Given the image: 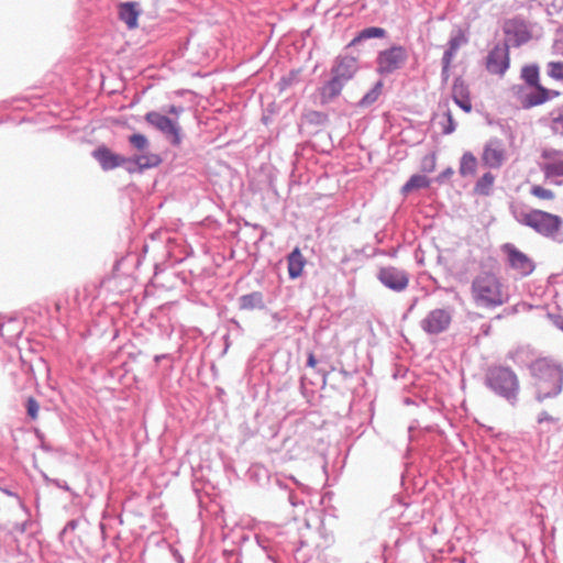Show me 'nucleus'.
Returning a JSON list of instances; mask_svg holds the SVG:
<instances>
[{
  "mask_svg": "<svg viewBox=\"0 0 563 563\" xmlns=\"http://www.w3.org/2000/svg\"><path fill=\"white\" fill-rule=\"evenodd\" d=\"M471 299L478 309L494 310L510 299L508 286L503 277L493 269L483 268L472 279Z\"/></svg>",
  "mask_w": 563,
  "mask_h": 563,
  "instance_id": "nucleus-1",
  "label": "nucleus"
},
{
  "mask_svg": "<svg viewBox=\"0 0 563 563\" xmlns=\"http://www.w3.org/2000/svg\"><path fill=\"white\" fill-rule=\"evenodd\" d=\"M360 69L358 59L351 55H339L334 58L330 78L318 88L320 104L333 102L342 92L344 86L354 78Z\"/></svg>",
  "mask_w": 563,
  "mask_h": 563,
  "instance_id": "nucleus-2",
  "label": "nucleus"
},
{
  "mask_svg": "<svg viewBox=\"0 0 563 563\" xmlns=\"http://www.w3.org/2000/svg\"><path fill=\"white\" fill-rule=\"evenodd\" d=\"M512 214L520 224L544 238L554 240L562 234L563 219L558 214L541 209H514Z\"/></svg>",
  "mask_w": 563,
  "mask_h": 563,
  "instance_id": "nucleus-3",
  "label": "nucleus"
},
{
  "mask_svg": "<svg viewBox=\"0 0 563 563\" xmlns=\"http://www.w3.org/2000/svg\"><path fill=\"white\" fill-rule=\"evenodd\" d=\"M184 112L181 106L163 107L161 110L148 111L144 115L146 124L161 133L169 141H180L183 137V129L179 123V117Z\"/></svg>",
  "mask_w": 563,
  "mask_h": 563,
  "instance_id": "nucleus-4",
  "label": "nucleus"
},
{
  "mask_svg": "<svg viewBox=\"0 0 563 563\" xmlns=\"http://www.w3.org/2000/svg\"><path fill=\"white\" fill-rule=\"evenodd\" d=\"M0 529L8 533L25 531V511L22 504L4 490L0 492Z\"/></svg>",
  "mask_w": 563,
  "mask_h": 563,
  "instance_id": "nucleus-5",
  "label": "nucleus"
},
{
  "mask_svg": "<svg viewBox=\"0 0 563 563\" xmlns=\"http://www.w3.org/2000/svg\"><path fill=\"white\" fill-rule=\"evenodd\" d=\"M487 385L498 395L508 400H514L519 391L517 375L504 366H493L487 372Z\"/></svg>",
  "mask_w": 563,
  "mask_h": 563,
  "instance_id": "nucleus-6",
  "label": "nucleus"
},
{
  "mask_svg": "<svg viewBox=\"0 0 563 563\" xmlns=\"http://www.w3.org/2000/svg\"><path fill=\"white\" fill-rule=\"evenodd\" d=\"M534 373L537 376L536 387L539 399L555 396L561 391L563 375L560 368L544 363H537L534 365Z\"/></svg>",
  "mask_w": 563,
  "mask_h": 563,
  "instance_id": "nucleus-7",
  "label": "nucleus"
},
{
  "mask_svg": "<svg viewBox=\"0 0 563 563\" xmlns=\"http://www.w3.org/2000/svg\"><path fill=\"white\" fill-rule=\"evenodd\" d=\"M407 59V49L401 45H393L377 54L376 71L382 76L391 75L402 68Z\"/></svg>",
  "mask_w": 563,
  "mask_h": 563,
  "instance_id": "nucleus-8",
  "label": "nucleus"
},
{
  "mask_svg": "<svg viewBox=\"0 0 563 563\" xmlns=\"http://www.w3.org/2000/svg\"><path fill=\"white\" fill-rule=\"evenodd\" d=\"M540 169L550 184L559 187L563 186V151H544Z\"/></svg>",
  "mask_w": 563,
  "mask_h": 563,
  "instance_id": "nucleus-9",
  "label": "nucleus"
},
{
  "mask_svg": "<svg viewBox=\"0 0 563 563\" xmlns=\"http://www.w3.org/2000/svg\"><path fill=\"white\" fill-rule=\"evenodd\" d=\"M501 251L507 257L509 267L516 271L521 277H526L534 271V263L532 258L517 249L514 244H504L501 246Z\"/></svg>",
  "mask_w": 563,
  "mask_h": 563,
  "instance_id": "nucleus-10",
  "label": "nucleus"
},
{
  "mask_svg": "<svg viewBox=\"0 0 563 563\" xmlns=\"http://www.w3.org/2000/svg\"><path fill=\"white\" fill-rule=\"evenodd\" d=\"M515 95L523 109H530L551 100L550 89L543 86L537 87H514Z\"/></svg>",
  "mask_w": 563,
  "mask_h": 563,
  "instance_id": "nucleus-11",
  "label": "nucleus"
},
{
  "mask_svg": "<svg viewBox=\"0 0 563 563\" xmlns=\"http://www.w3.org/2000/svg\"><path fill=\"white\" fill-rule=\"evenodd\" d=\"M486 69L493 75L503 76L510 65L509 46L507 43H497L486 57Z\"/></svg>",
  "mask_w": 563,
  "mask_h": 563,
  "instance_id": "nucleus-12",
  "label": "nucleus"
},
{
  "mask_svg": "<svg viewBox=\"0 0 563 563\" xmlns=\"http://www.w3.org/2000/svg\"><path fill=\"white\" fill-rule=\"evenodd\" d=\"M378 279L386 287L395 290L402 291L409 284L408 274L397 267L388 266L379 269Z\"/></svg>",
  "mask_w": 563,
  "mask_h": 563,
  "instance_id": "nucleus-13",
  "label": "nucleus"
},
{
  "mask_svg": "<svg viewBox=\"0 0 563 563\" xmlns=\"http://www.w3.org/2000/svg\"><path fill=\"white\" fill-rule=\"evenodd\" d=\"M451 320L452 317L448 310L434 309L421 321V327L430 334H438L449 328Z\"/></svg>",
  "mask_w": 563,
  "mask_h": 563,
  "instance_id": "nucleus-14",
  "label": "nucleus"
},
{
  "mask_svg": "<svg viewBox=\"0 0 563 563\" xmlns=\"http://www.w3.org/2000/svg\"><path fill=\"white\" fill-rule=\"evenodd\" d=\"M329 117L327 113L316 110H308L301 117V131L311 132L313 128H323L328 124Z\"/></svg>",
  "mask_w": 563,
  "mask_h": 563,
  "instance_id": "nucleus-15",
  "label": "nucleus"
},
{
  "mask_svg": "<svg viewBox=\"0 0 563 563\" xmlns=\"http://www.w3.org/2000/svg\"><path fill=\"white\" fill-rule=\"evenodd\" d=\"M139 153L135 154L134 162L141 168H151L157 166L162 158L158 154L147 150V143H136Z\"/></svg>",
  "mask_w": 563,
  "mask_h": 563,
  "instance_id": "nucleus-16",
  "label": "nucleus"
},
{
  "mask_svg": "<svg viewBox=\"0 0 563 563\" xmlns=\"http://www.w3.org/2000/svg\"><path fill=\"white\" fill-rule=\"evenodd\" d=\"M306 263L305 256L301 254L300 250L296 247L287 257L289 277L291 279L300 277Z\"/></svg>",
  "mask_w": 563,
  "mask_h": 563,
  "instance_id": "nucleus-17",
  "label": "nucleus"
},
{
  "mask_svg": "<svg viewBox=\"0 0 563 563\" xmlns=\"http://www.w3.org/2000/svg\"><path fill=\"white\" fill-rule=\"evenodd\" d=\"M120 19L128 25L129 29L137 26V19L140 11L137 10L136 2H124L119 7Z\"/></svg>",
  "mask_w": 563,
  "mask_h": 563,
  "instance_id": "nucleus-18",
  "label": "nucleus"
},
{
  "mask_svg": "<svg viewBox=\"0 0 563 563\" xmlns=\"http://www.w3.org/2000/svg\"><path fill=\"white\" fill-rule=\"evenodd\" d=\"M467 43V37L464 35L462 31H459L456 34L452 35L448 43V48L444 51L443 56L445 58V63L448 60H453L459 48Z\"/></svg>",
  "mask_w": 563,
  "mask_h": 563,
  "instance_id": "nucleus-19",
  "label": "nucleus"
},
{
  "mask_svg": "<svg viewBox=\"0 0 563 563\" xmlns=\"http://www.w3.org/2000/svg\"><path fill=\"white\" fill-rule=\"evenodd\" d=\"M387 34L386 30L378 26H369L363 29L351 41L349 46L357 45L358 43L369 38H383Z\"/></svg>",
  "mask_w": 563,
  "mask_h": 563,
  "instance_id": "nucleus-20",
  "label": "nucleus"
},
{
  "mask_svg": "<svg viewBox=\"0 0 563 563\" xmlns=\"http://www.w3.org/2000/svg\"><path fill=\"white\" fill-rule=\"evenodd\" d=\"M505 153L497 145H488L483 154L484 162L490 167H499L504 162Z\"/></svg>",
  "mask_w": 563,
  "mask_h": 563,
  "instance_id": "nucleus-21",
  "label": "nucleus"
},
{
  "mask_svg": "<svg viewBox=\"0 0 563 563\" xmlns=\"http://www.w3.org/2000/svg\"><path fill=\"white\" fill-rule=\"evenodd\" d=\"M240 308L242 310H254L264 308L263 295L260 291L244 295L240 298Z\"/></svg>",
  "mask_w": 563,
  "mask_h": 563,
  "instance_id": "nucleus-22",
  "label": "nucleus"
},
{
  "mask_svg": "<svg viewBox=\"0 0 563 563\" xmlns=\"http://www.w3.org/2000/svg\"><path fill=\"white\" fill-rule=\"evenodd\" d=\"M96 158L104 169L114 168L120 165L121 158L107 148L102 147L95 152Z\"/></svg>",
  "mask_w": 563,
  "mask_h": 563,
  "instance_id": "nucleus-23",
  "label": "nucleus"
},
{
  "mask_svg": "<svg viewBox=\"0 0 563 563\" xmlns=\"http://www.w3.org/2000/svg\"><path fill=\"white\" fill-rule=\"evenodd\" d=\"M549 128L559 136H563V103L549 112Z\"/></svg>",
  "mask_w": 563,
  "mask_h": 563,
  "instance_id": "nucleus-24",
  "label": "nucleus"
},
{
  "mask_svg": "<svg viewBox=\"0 0 563 563\" xmlns=\"http://www.w3.org/2000/svg\"><path fill=\"white\" fill-rule=\"evenodd\" d=\"M430 183V179L423 175H412L410 179L402 186L401 192L406 196L413 190L428 188Z\"/></svg>",
  "mask_w": 563,
  "mask_h": 563,
  "instance_id": "nucleus-25",
  "label": "nucleus"
},
{
  "mask_svg": "<svg viewBox=\"0 0 563 563\" xmlns=\"http://www.w3.org/2000/svg\"><path fill=\"white\" fill-rule=\"evenodd\" d=\"M384 84L382 80H378L374 87L366 92L363 98L357 102V107L367 108L375 103L383 92Z\"/></svg>",
  "mask_w": 563,
  "mask_h": 563,
  "instance_id": "nucleus-26",
  "label": "nucleus"
},
{
  "mask_svg": "<svg viewBox=\"0 0 563 563\" xmlns=\"http://www.w3.org/2000/svg\"><path fill=\"white\" fill-rule=\"evenodd\" d=\"M521 78L526 85L522 87H537L541 86L539 82V67L537 65H527L521 69Z\"/></svg>",
  "mask_w": 563,
  "mask_h": 563,
  "instance_id": "nucleus-27",
  "label": "nucleus"
},
{
  "mask_svg": "<svg viewBox=\"0 0 563 563\" xmlns=\"http://www.w3.org/2000/svg\"><path fill=\"white\" fill-rule=\"evenodd\" d=\"M495 183V176L492 173H485L476 183L474 191L481 196H488L492 192Z\"/></svg>",
  "mask_w": 563,
  "mask_h": 563,
  "instance_id": "nucleus-28",
  "label": "nucleus"
},
{
  "mask_svg": "<svg viewBox=\"0 0 563 563\" xmlns=\"http://www.w3.org/2000/svg\"><path fill=\"white\" fill-rule=\"evenodd\" d=\"M530 195L540 201H553L556 198L555 192L542 185L534 184L530 187Z\"/></svg>",
  "mask_w": 563,
  "mask_h": 563,
  "instance_id": "nucleus-29",
  "label": "nucleus"
},
{
  "mask_svg": "<svg viewBox=\"0 0 563 563\" xmlns=\"http://www.w3.org/2000/svg\"><path fill=\"white\" fill-rule=\"evenodd\" d=\"M476 158L472 154L466 153L461 159L460 174L462 176L473 175L476 170Z\"/></svg>",
  "mask_w": 563,
  "mask_h": 563,
  "instance_id": "nucleus-30",
  "label": "nucleus"
},
{
  "mask_svg": "<svg viewBox=\"0 0 563 563\" xmlns=\"http://www.w3.org/2000/svg\"><path fill=\"white\" fill-rule=\"evenodd\" d=\"M452 97L453 99L470 98L468 87L461 78H456L454 80L452 87Z\"/></svg>",
  "mask_w": 563,
  "mask_h": 563,
  "instance_id": "nucleus-31",
  "label": "nucleus"
},
{
  "mask_svg": "<svg viewBox=\"0 0 563 563\" xmlns=\"http://www.w3.org/2000/svg\"><path fill=\"white\" fill-rule=\"evenodd\" d=\"M547 73L551 78L563 82V62L548 63Z\"/></svg>",
  "mask_w": 563,
  "mask_h": 563,
  "instance_id": "nucleus-32",
  "label": "nucleus"
},
{
  "mask_svg": "<svg viewBox=\"0 0 563 563\" xmlns=\"http://www.w3.org/2000/svg\"><path fill=\"white\" fill-rule=\"evenodd\" d=\"M26 409H27V415L33 420H35L37 418V415H38L40 406H38L37 401L33 397H30L27 399Z\"/></svg>",
  "mask_w": 563,
  "mask_h": 563,
  "instance_id": "nucleus-33",
  "label": "nucleus"
},
{
  "mask_svg": "<svg viewBox=\"0 0 563 563\" xmlns=\"http://www.w3.org/2000/svg\"><path fill=\"white\" fill-rule=\"evenodd\" d=\"M435 168L434 155H428L422 161V170L426 173H432Z\"/></svg>",
  "mask_w": 563,
  "mask_h": 563,
  "instance_id": "nucleus-34",
  "label": "nucleus"
},
{
  "mask_svg": "<svg viewBox=\"0 0 563 563\" xmlns=\"http://www.w3.org/2000/svg\"><path fill=\"white\" fill-rule=\"evenodd\" d=\"M455 103L463 109L465 112H470L472 110V102L470 98L463 99H453Z\"/></svg>",
  "mask_w": 563,
  "mask_h": 563,
  "instance_id": "nucleus-35",
  "label": "nucleus"
},
{
  "mask_svg": "<svg viewBox=\"0 0 563 563\" xmlns=\"http://www.w3.org/2000/svg\"><path fill=\"white\" fill-rule=\"evenodd\" d=\"M441 62H442L441 77H442V80L446 82L448 79H449V76H450L449 70H450V66H451L452 60H448L445 63V58L442 57Z\"/></svg>",
  "mask_w": 563,
  "mask_h": 563,
  "instance_id": "nucleus-36",
  "label": "nucleus"
},
{
  "mask_svg": "<svg viewBox=\"0 0 563 563\" xmlns=\"http://www.w3.org/2000/svg\"><path fill=\"white\" fill-rule=\"evenodd\" d=\"M128 141L140 142V141H147V139L143 134L134 133V134L129 136Z\"/></svg>",
  "mask_w": 563,
  "mask_h": 563,
  "instance_id": "nucleus-37",
  "label": "nucleus"
},
{
  "mask_svg": "<svg viewBox=\"0 0 563 563\" xmlns=\"http://www.w3.org/2000/svg\"><path fill=\"white\" fill-rule=\"evenodd\" d=\"M307 365H308L309 367H312V368H314V367H316V365H317V360H316V357H314V354H313V353H309V355H308V361H307Z\"/></svg>",
  "mask_w": 563,
  "mask_h": 563,
  "instance_id": "nucleus-38",
  "label": "nucleus"
},
{
  "mask_svg": "<svg viewBox=\"0 0 563 563\" xmlns=\"http://www.w3.org/2000/svg\"><path fill=\"white\" fill-rule=\"evenodd\" d=\"M528 40H529V34L525 32V33H522V34H520V35H519V37H518V44H521V43H523V42H527Z\"/></svg>",
  "mask_w": 563,
  "mask_h": 563,
  "instance_id": "nucleus-39",
  "label": "nucleus"
},
{
  "mask_svg": "<svg viewBox=\"0 0 563 563\" xmlns=\"http://www.w3.org/2000/svg\"><path fill=\"white\" fill-rule=\"evenodd\" d=\"M289 82H290V81H289V80H287L286 78H283V79L280 80V85H283L284 87H285L286 85H289Z\"/></svg>",
  "mask_w": 563,
  "mask_h": 563,
  "instance_id": "nucleus-40",
  "label": "nucleus"
},
{
  "mask_svg": "<svg viewBox=\"0 0 563 563\" xmlns=\"http://www.w3.org/2000/svg\"><path fill=\"white\" fill-rule=\"evenodd\" d=\"M550 92H551V99L559 96V92L555 90H550Z\"/></svg>",
  "mask_w": 563,
  "mask_h": 563,
  "instance_id": "nucleus-41",
  "label": "nucleus"
},
{
  "mask_svg": "<svg viewBox=\"0 0 563 563\" xmlns=\"http://www.w3.org/2000/svg\"><path fill=\"white\" fill-rule=\"evenodd\" d=\"M452 130H453V126H452V125H450V128H445V129H444V132H445V133H450Z\"/></svg>",
  "mask_w": 563,
  "mask_h": 563,
  "instance_id": "nucleus-42",
  "label": "nucleus"
},
{
  "mask_svg": "<svg viewBox=\"0 0 563 563\" xmlns=\"http://www.w3.org/2000/svg\"><path fill=\"white\" fill-rule=\"evenodd\" d=\"M263 121H264L265 123H267V117H266V115H263Z\"/></svg>",
  "mask_w": 563,
  "mask_h": 563,
  "instance_id": "nucleus-43",
  "label": "nucleus"
},
{
  "mask_svg": "<svg viewBox=\"0 0 563 563\" xmlns=\"http://www.w3.org/2000/svg\"><path fill=\"white\" fill-rule=\"evenodd\" d=\"M560 328L563 330V323L561 324V327H560Z\"/></svg>",
  "mask_w": 563,
  "mask_h": 563,
  "instance_id": "nucleus-44",
  "label": "nucleus"
}]
</instances>
